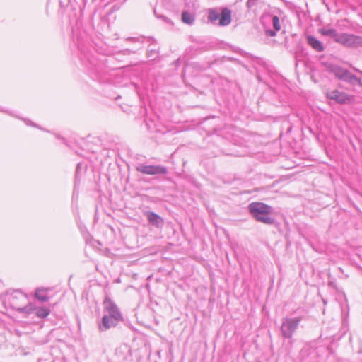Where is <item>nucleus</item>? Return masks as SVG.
<instances>
[{
    "mask_svg": "<svg viewBox=\"0 0 362 362\" xmlns=\"http://www.w3.org/2000/svg\"><path fill=\"white\" fill-rule=\"evenodd\" d=\"M0 300L6 308L16 310L19 313L31 314L35 309V305L28 303V296L21 290L9 289L0 296Z\"/></svg>",
    "mask_w": 362,
    "mask_h": 362,
    "instance_id": "f257e3e1",
    "label": "nucleus"
},
{
    "mask_svg": "<svg viewBox=\"0 0 362 362\" xmlns=\"http://www.w3.org/2000/svg\"><path fill=\"white\" fill-rule=\"evenodd\" d=\"M248 209L256 221L267 225L274 223V218L270 216L272 206L262 202H252L249 204Z\"/></svg>",
    "mask_w": 362,
    "mask_h": 362,
    "instance_id": "f03ea898",
    "label": "nucleus"
},
{
    "mask_svg": "<svg viewBox=\"0 0 362 362\" xmlns=\"http://www.w3.org/2000/svg\"><path fill=\"white\" fill-rule=\"evenodd\" d=\"M301 320L302 317L300 316L284 317L280 328L281 336L285 339H291Z\"/></svg>",
    "mask_w": 362,
    "mask_h": 362,
    "instance_id": "7ed1b4c3",
    "label": "nucleus"
},
{
    "mask_svg": "<svg viewBox=\"0 0 362 362\" xmlns=\"http://www.w3.org/2000/svg\"><path fill=\"white\" fill-rule=\"evenodd\" d=\"M208 19L210 22L220 26H226L231 22V11L224 8L220 12L216 9H211L209 11Z\"/></svg>",
    "mask_w": 362,
    "mask_h": 362,
    "instance_id": "20e7f679",
    "label": "nucleus"
},
{
    "mask_svg": "<svg viewBox=\"0 0 362 362\" xmlns=\"http://www.w3.org/2000/svg\"><path fill=\"white\" fill-rule=\"evenodd\" d=\"M81 59L82 63H83L89 70L91 75H100L105 67L103 62L99 60L96 57L92 54H84Z\"/></svg>",
    "mask_w": 362,
    "mask_h": 362,
    "instance_id": "39448f33",
    "label": "nucleus"
},
{
    "mask_svg": "<svg viewBox=\"0 0 362 362\" xmlns=\"http://www.w3.org/2000/svg\"><path fill=\"white\" fill-rule=\"evenodd\" d=\"M337 42L349 48H358L362 47V36L354 34L342 33Z\"/></svg>",
    "mask_w": 362,
    "mask_h": 362,
    "instance_id": "423d86ee",
    "label": "nucleus"
},
{
    "mask_svg": "<svg viewBox=\"0 0 362 362\" xmlns=\"http://www.w3.org/2000/svg\"><path fill=\"white\" fill-rule=\"evenodd\" d=\"M136 170L143 174L149 175H165L168 169L165 166L140 164L136 167Z\"/></svg>",
    "mask_w": 362,
    "mask_h": 362,
    "instance_id": "0eeeda50",
    "label": "nucleus"
},
{
    "mask_svg": "<svg viewBox=\"0 0 362 362\" xmlns=\"http://www.w3.org/2000/svg\"><path fill=\"white\" fill-rule=\"evenodd\" d=\"M104 305L105 310L107 312V314L104 315L105 316L112 317L114 320L122 321L123 317L122 313L114 302H112L110 299L106 298L104 301Z\"/></svg>",
    "mask_w": 362,
    "mask_h": 362,
    "instance_id": "6e6552de",
    "label": "nucleus"
},
{
    "mask_svg": "<svg viewBox=\"0 0 362 362\" xmlns=\"http://www.w3.org/2000/svg\"><path fill=\"white\" fill-rule=\"evenodd\" d=\"M271 23L274 30L266 29L265 33L267 36L274 37L276 35V32L281 30L280 21L277 16L268 15L263 18V22Z\"/></svg>",
    "mask_w": 362,
    "mask_h": 362,
    "instance_id": "1a4fd4ad",
    "label": "nucleus"
},
{
    "mask_svg": "<svg viewBox=\"0 0 362 362\" xmlns=\"http://www.w3.org/2000/svg\"><path fill=\"white\" fill-rule=\"evenodd\" d=\"M327 98L339 104H346L351 101L352 98L346 93L334 90L327 93Z\"/></svg>",
    "mask_w": 362,
    "mask_h": 362,
    "instance_id": "9d476101",
    "label": "nucleus"
},
{
    "mask_svg": "<svg viewBox=\"0 0 362 362\" xmlns=\"http://www.w3.org/2000/svg\"><path fill=\"white\" fill-rule=\"evenodd\" d=\"M144 215L146 216L148 223L158 228H160L164 225V220L158 214L153 211H147L144 212Z\"/></svg>",
    "mask_w": 362,
    "mask_h": 362,
    "instance_id": "9b49d317",
    "label": "nucleus"
},
{
    "mask_svg": "<svg viewBox=\"0 0 362 362\" xmlns=\"http://www.w3.org/2000/svg\"><path fill=\"white\" fill-rule=\"evenodd\" d=\"M120 321L121 320H114L112 317L103 315L101 322L98 325L99 330L103 332L112 327H115Z\"/></svg>",
    "mask_w": 362,
    "mask_h": 362,
    "instance_id": "f8f14e48",
    "label": "nucleus"
},
{
    "mask_svg": "<svg viewBox=\"0 0 362 362\" xmlns=\"http://www.w3.org/2000/svg\"><path fill=\"white\" fill-rule=\"evenodd\" d=\"M308 44L315 51L322 52L324 51V45L322 42L318 40L317 38L312 35H308L306 37Z\"/></svg>",
    "mask_w": 362,
    "mask_h": 362,
    "instance_id": "ddd939ff",
    "label": "nucleus"
},
{
    "mask_svg": "<svg viewBox=\"0 0 362 362\" xmlns=\"http://www.w3.org/2000/svg\"><path fill=\"white\" fill-rule=\"evenodd\" d=\"M341 80L348 82L351 83V85L358 84L359 86H361V81L359 78H358L356 75L351 74L350 71H349L347 69H346L343 77L341 78Z\"/></svg>",
    "mask_w": 362,
    "mask_h": 362,
    "instance_id": "4468645a",
    "label": "nucleus"
},
{
    "mask_svg": "<svg viewBox=\"0 0 362 362\" xmlns=\"http://www.w3.org/2000/svg\"><path fill=\"white\" fill-rule=\"evenodd\" d=\"M49 291V288H37L35 290V298L42 303L47 302L49 300V296L47 295Z\"/></svg>",
    "mask_w": 362,
    "mask_h": 362,
    "instance_id": "2eb2a0df",
    "label": "nucleus"
},
{
    "mask_svg": "<svg viewBox=\"0 0 362 362\" xmlns=\"http://www.w3.org/2000/svg\"><path fill=\"white\" fill-rule=\"evenodd\" d=\"M319 33L324 36L332 37L335 42L340 36V33H338L337 30L332 28H322L319 30Z\"/></svg>",
    "mask_w": 362,
    "mask_h": 362,
    "instance_id": "dca6fc26",
    "label": "nucleus"
},
{
    "mask_svg": "<svg viewBox=\"0 0 362 362\" xmlns=\"http://www.w3.org/2000/svg\"><path fill=\"white\" fill-rule=\"evenodd\" d=\"M34 311H35L36 315L39 318H42V319L47 317L50 313V310L45 307H40V308L35 307V309L34 310Z\"/></svg>",
    "mask_w": 362,
    "mask_h": 362,
    "instance_id": "f3484780",
    "label": "nucleus"
},
{
    "mask_svg": "<svg viewBox=\"0 0 362 362\" xmlns=\"http://www.w3.org/2000/svg\"><path fill=\"white\" fill-rule=\"evenodd\" d=\"M182 21L187 24H192L194 21L193 14L188 11H183L182 13Z\"/></svg>",
    "mask_w": 362,
    "mask_h": 362,
    "instance_id": "a211bd4d",
    "label": "nucleus"
},
{
    "mask_svg": "<svg viewBox=\"0 0 362 362\" xmlns=\"http://www.w3.org/2000/svg\"><path fill=\"white\" fill-rule=\"evenodd\" d=\"M346 71V69L341 68L340 66H334L331 69V72L335 76L336 78L341 80L343 77V75Z\"/></svg>",
    "mask_w": 362,
    "mask_h": 362,
    "instance_id": "6ab92c4d",
    "label": "nucleus"
},
{
    "mask_svg": "<svg viewBox=\"0 0 362 362\" xmlns=\"http://www.w3.org/2000/svg\"><path fill=\"white\" fill-rule=\"evenodd\" d=\"M260 0H247V7L249 9L253 8L255 6L257 5Z\"/></svg>",
    "mask_w": 362,
    "mask_h": 362,
    "instance_id": "aec40b11",
    "label": "nucleus"
},
{
    "mask_svg": "<svg viewBox=\"0 0 362 362\" xmlns=\"http://www.w3.org/2000/svg\"><path fill=\"white\" fill-rule=\"evenodd\" d=\"M154 13H155V15L156 16L157 18H161L163 21H165L166 23H170V19H168L167 17H165L164 16H158L156 14V11H154Z\"/></svg>",
    "mask_w": 362,
    "mask_h": 362,
    "instance_id": "412c9836",
    "label": "nucleus"
},
{
    "mask_svg": "<svg viewBox=\"0 0 362 362\" xmlns=\"http://www.w3.org/2000/svg\"><path fill=\"white\" fill-rule=\"evenodd\" d=\"M23 121L25 122V123L27 125L33 126L35 127H38L35 123H33V122H31L30 120H29L28 119H23Z\"/></svg>",
    "mask_w": 362,
    "mask_h": 362,
    "instance_id": "4be33fe9",
    "label": "nucleus"
},
{
    "mask_svg": "<svg viewBox=\"0 0 362 362\" xmlns=\"http://www.w3.org/2000/svg\"><path fill=\"white\" fill-rule=\"evenodd\" d=\"M83 168V165L82 163H78L77 166H76V175L78 176V174H79V171Z\"/></svg>",
    "mask_w": 362,
    "mask_h": 362,
    "instance_id": "5701e85b",
    "label": "nucleus"
},
{
    "mask_svg": "<svg viewBox=\"0 0 362 362\" xmlns=\"http://www.w3.org/2000/svg\"><path fill=\"white\" fill-rule=\"evenodd\" d=\"M0 112H8L7 111H6V110H4L1 109V107H0Z\"/></svg>",
    "mask_w": 362,
    "mask_h": 362,
    "instance_id": "b1692460",
    "label": "nucleus"
},
{
    "mask_svg": "<svg viewBox=\"0 0 362 362\" xmlns=\"http://www.w3.org/2000/svg\"><path fill=\"white\" fill-rule=\"evenodd\" d=\"M131 40H133V41H139V39L136 40V39H134V38H132Z\"/></svg>",
    "mask_w": 362,
    "mask_h": 362,
    "instance_id": "393cba45",
    "label": "nucleus"
}]
</instances>
